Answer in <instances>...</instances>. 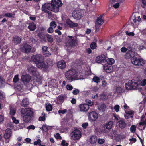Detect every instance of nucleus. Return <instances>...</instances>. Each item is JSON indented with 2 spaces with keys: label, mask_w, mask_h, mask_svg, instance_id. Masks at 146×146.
Wrapping results in <instances>:
<instances>
[{
  "label": "nucleus",
  "mask_w": 146,
  "mask_h": 146,
  "mask_svg": "<svg viewBox=\"0 0 146 146\" xmlns=\"http://www.w3.org/2000/svg\"><path fill=\"white\" fill-rule=\"evenodd\" d=\"M106 108V105L105 104H102L98 106V109L100 111H105Z\"/></svg>",
  "instance_id": "c756f323"
},
{
  "label": "nucleus",
  "mask_w": 146,
  "mask_h": 146,
  "mask_svg": "<svg viewBox=\"0 0 146 146\" xmlns=\"http://www.w3.org/2000/svg\"><path fill=\"white\" fill-rule=\"evenodd\" d=\"M37 68L33 66L30 67L28 69V72L35 77L37 76Z\"/></svg>",
  "instance_id": "2eb2a0df"
},
{
  "label": "nucleus",
  "mask_w": 146,
  "mask_h": 146,
  "mask_svg": "<svg viewBox=\"0 0 146 146\" xmlns=\"http://www.w3.org/2000/svg\"><path fill=\"white\" fill-rule=\"evenodd\" d=\"M123 92V90L121 87H117L116 88V92L118 94H120Z\"/></svg>",
  "instance_id": "37998d69"
},
{
  "label": "nucleus",
  "mask_w": 146,
  "mask_h": 146,
  "mask_svg": "<svg viewBox=\"0 0 146 146\" xmlns=\"http://www.w3.org/2000/svg\"><path fill=\"white\" fill-rule=\"evenodd\" d=\"M46 34H45L44 32L42 31H39L37 34V36L40 39L43 41H45L46 40Z\"/></svg>",
  "instance_id": "393cba45"
},
{
  "label": "nucleus",
  "mask_w": 146,
  "mask_h": 146,
  "mask_svg": "<svg viewBox=\"0 0 146 146\" xmlns=\"http://www.w3.org/2000/svg\"><path fill=\"white\" fill-rule=\"evenodd\" d=\"M88 126V123L86 122L83 123L82 125V127L84 129L86 128Z\"/></svg>",
  "instance_id": "774afa93"
},
{
  "label": "nucleus",
  "mask_w": 146,
  "mask_h": 146,
  "mask_svg": "<svg viewBox=\"0 0 146 146\" xmlns=\"http://www.w3.org/2000/svg\"><path fill=\"white\" fill-rule=\"evenodd\" d=\"M51 2L53 3L54 5V12H57L59 11V7H61L62 5V3L61 0H52Z\"/></svg>",
  "instance_id": "0eeeda50"
},
{
  "label": "nucleus",
  "mask_w": 146,
  "mask_h": 146,
  "mask_svg": "<svg viewBox=\"0 0 146 146\" xmlns=\"http://www.w3.org/2000/svg\"><path fill=\"white\" fill-rule=\"evenodd\" d=\"M19 75L17 74L15 75L13 79V82L14 83H17L19 80Z\"/></svg>",
  "instance_id": "4c0bfd02"
},
{
  "label": "nucleus",
  "mask_w": 146,
  "mask_h": 146,
  "mask_svg": "<svg viewBox=\"0 0 146 146\" xmlns=\"http://www.w3.org/2000/svg\"><path fill=\"white\" fill-rule=\"evenodd\" d=\"M21 79L24 82L28 83L31 80V77L28 74L23 75L21 76Z\"/></svg>",
  "instance_id": "412c9836"
},
{
  "label": "nucleus",
  "mask_w": 146,
  "mask_h": 146,
  "mask_svg": "<svg viewBox=\"0 0 146 146\" xmlns=\"http://www.w3.org/2000/svg\"><path fill=\"white\" fill-rule=\"evenodd\" d=\"M35 128V127L33 125H31L28 126L27 128V129L28 130L32 129L34 130Z\"/></svg>",
  "instance_id": "e2e57ef3"
},
{
  "label": "nucleus",
  "mask_w": 146,
  "mask_h": 146,
  "mask_svg": "<svg viewBox=\"0 0 146 146\" xmlns=\"http://www.w3.org/2000/svg\"><path fill=\"white\" fill-rule=\"evenodd\" d=\"M93 81L96 83H98L100 82V78L96 76H94L93 78Z\"/></svg>",
  "instance_id": "f704fd0d"
},
{
  "label": "nucleus",
  "mask_w": 146,
  "mask_h": 146,
  "mask_svg": "<svg viewBox=\"0 0 146 146\" xmlns=\"http://www.w3.org/2000/svg\"><path fill=\"white\" fill-rule=\"evenodd\" d=\"M132 85L133 87V89L136 88L138 85V83L132 80Z\"/></svg>",
  "instance_id": "49530a36"
},
{
  "label": "nucleus",
  "mask_w": 146,
  "mask_h": 146,
  "mask_svg": "<svg viewBox=\"0 0 146 146\" xmlns=\"http://www.w3.org/2000/svg\"><path fill=\"white\" fill-rule=\"evenodd\" d=\"M89 107L87 104H81L79 106L80 110L81 111H87L89 109Z\"/></svg>",
  "instance_id": "f3484780"
},
{
  "label": "nucleus",
  "mask_w": 146,
  "mask_h": 146,
  "mask_svg": "<svg viewBox=\"0 0 146 146\" xmlns=\"http://www.w3.org/2000/svg\"><path fill=\"white\" fill-rule=\"evenodd\" d=\"M125 114L124 115L125 118L126 119H128L130 118H132L134 115V112L133 111H125Z\"/></svg>",
  "instance_id": "aec40b11"
},
{
  "label": "nucleus",
  "mask_w": 146,
  "mask_h": 146,
  "mask_svg": "<svg viewBox=\"0 0 146 146\" xmlns=\"http://www.w3.org/2000/svg\"><path fill=\"white\" fill-rule=\"evenodd\" d=\"M67 112V110L66 109H64L63 110H58V113L59 114L61 113H62V114H64L65 113Z\"/></svg>",
  "instance_id": "bf43d9fd"
},
{
  "label": "nucleus",
  "mask_w": 146,
  "mask_h": 146,
  "mask_svg": "<svg viewBox=\"0 0 146 146\" xmlns=\"http://www.w3.org/2000/svg\"><path fill=\"white\" fill-rule=\"evenodd\" d=\"M79 92L78 89L74 88L72 91V93L74 95H76L78 94Z\"/></svg>",
  "instance_id": "864d4df0"
},
{
  "label": "nucleus",
  "mask_w": 146,
  "mask_h": 146,
  "mask_svg": "<svg viewBox=\"0 0 146 146\" xmlns=\"http://www.w3.org/2000/svg\"><path fill=\"white\" fill-rule=\"evenodd\" d=\"M28 28L30 31H34L36 28V26L35 23L32 22L30 23L28 27Z\"/></svg>",
  "instance_id": "a878e982"
},
{
  "label": "nucleus",
  "mask_w": 146,
  "mask_h": 146,
  "mask_svg": "<svg viewBox=\"0 0 146 146\" xmlns=\"http://www.w3.org/2000/svg\"><path fill=\"white\" fill-rule=\"evenodd\" d=\"M20 48L21 51L23 52L29 53L31 50V47L30 45L25 43L21 46Z\"/></svg>",
  "instance_id": "1a4fd4ad"
},
{
  "label": "nucleus",
  "mask_w": 146,
  "mask_h": 146,
  "mask_svg": "<svg viewBox=\"0 0 146 146\" xmlns=\"http://www.w3.org/2000/svg\"><path fill=\"white\" fill-rule=\"evenodd\" d=\"M90 46L91 49L94 50L96 48L97 44L95 42H92L91 43Z\"/></svg>",
  "instance_id": "c9c22d12"
},
{
  "label": "nucleus",
  "mask_w": 146,
  "mask_h": 146,
  "mask_svg": "<svg viewBox=\"0 0 146 146\" xmlns=\"http://www.w3.org/2000/svg\"><path fill=\"white\" fill-rule=\"evenodd\" d=\"M12 15H15V14L13 13V14H12V13H5L4 15V16L5 17H7L9 18H14V16H13Z\"/></svg>",
  "instance_id": "79ce46f5"
},
{
  "label": "nucleus",
  "mask_w": 146,
  "mask_h": 146,
  "mask_svg": "<svg viewBox=\"0 0 146 146\" xmlns=\"http://www.w3.org/2000/svg\"><path fill=\"white\" fill-rule=\"evenodd\" d=\"M127 50H128L127 52H133L134 48L133 47H131L130 46H129L127 47Z\"/></svg>",
  "instance_id": "5fc2aeb1"
},
{
  "label": "nucleus",
  "mask_w": 146,
  "mask_h": 146,
  "mask_svg": "<svg viewBox=\"0 0 146 146\" xmlns=\"http://www.w3.org/2000/svg\"><path fill=\"white\" fill-rule=\"evenodd\" d=\"M88 117L89 121L91 122H93L97 119L98 115L96 112L92 111L89 113Z\"/></svg>",
  "instance_id": "9b49d317"
},
{
  "label": "nucleus",
  "mask_w": 146,
  "mask_h": 146,
  "mask_svg": "<svg viewBox=\"0 0 146 146\" xmlns=\"http://www.w3.org/2000/svg\"><path fill=\"white\" fill-rule=\"evenodd\" d=\"M113 123L114 122L113 121H109L106 123L105 124H103V127L104 128L106 127V129L110 130L112 128Z\"/></svg>",
  "instance_id": "6ab92c4d"
},
{
  "label": "nucleus",
  "mask_w": 146,
  "mask_h": 146,
  "mask_svg": "<svg viewBox=\"0 0 146 146\" xmlns=\"http://www.w3.org/2000/svg\"><path fill=\"white\" fill-rule=\"evenodd\" d=\"M11 136V130L10 128L7 129L5 132V133L4 135V137L6 140V142L8 143L9 141V138Z\"/></svg>",
  "instance_id": "f8f14e48"
},
{
  "label": "nucleus",
  "mask_w": 146,
  "mask_h": 146,
  "mask_svg": "<svg viewBox=\"0 0 146 146\" xmlns=\"http://www.w3.org/2000/svg\"><path fill=\"white\" fill-rule=\"evenodd\" d=\"M78 74V72L76 69L72 68L66 71L65 73V75L68 80L71 82L79 79Z\"/></svg>",
  "instance_id": "7ed1b4c3"
},
{
  "label": "nucleus",
  "mask_w": 146,
  "mask_h": 146,
  "mask_svg": "<svg viewBox=\"0 0 146 146\" xmlns=\"http://www.w3.org/2000/svg\"><path fill=\"white\" fill-rule=\"evenodd\" d=\"M66 23L69 27L72 28L73 27H76L78 25V23H74L69 19H66Z\"/></svg>",
  "instance_id": "4468645a"
},
{
  "label": "nucleus",
  "mask_w": 146,
  "mask_h": 146,
  "mask_svg": "<svg viewBox=\"0 0 146 146\" xmlns=\"http://www.w3.org/2000/svg\"><path fill=\"white\" fill-rule=\"evenodd\" d=\"M43 55L45 56H48L50 55L51 54L49 52V51L48 50L45 51L43 52Z\"/></svg>",
  "instance_id": "a18cd8bd"
},
{
  "label": "nucleus",
  "mask_w": 146,
  "mask_h": 146,
  "mask_svg": "<svg viewBox=\"0 0 146 146\" xmlns=\"http://www.w3.org/2000/svg\"><path fill=\"white\" fill-rule=\"evenodd\" d=\"M121 51L123 53L127 51V49L124 47H122L121 49Z\"/></svg>",
  "instance_id": "69168bd1"
},
{
  "label": "nucleus",
  "mask_w": 146,
  "mask_h": 146,
  "mask_svg": "<svg viewBox=\"0 0 146 146\" xmlns=\"http://www.w3.org/2000/svg\"><path fill=\"white\" fill-rule=\"evenodd\" d=\"M53 4V3L52 2L51 3H45L42 6V11L48 13H49L48 10H51L54 12L53 9H54V6Z\"/></svg>",
  "instance_id": "39448f33"
},
{
  "label": "nucleus",
  "mask_w": 146,
  "mask_h": 146,
  "mask_svg": "<svg viewBox=\"0 0 146 146\" xmlns=\"http://www.w3.org/2000/svg\"><path fill=\"white\" fill-rule=\"evenodd\" d=\"M46 37L47 38V40L50 42L52 43L53 42V38L51 35L48 34H46Z\"/></svg>",
  "instance_id": "473e14b6"
},
{
  "label": "nucleus",
  "mask_w": 146,
  "mask_h": 146,
  "mask_svg": "<svg viewBox=\"0 0 146 146\" xmlns=\"http://www.w3.org/2000/svg\"><path fill=\"white\" fill-rule=\"evenodd\" d=\"M136 127L135 125H132L130 127L131 132L134 133L136 130Z\"/></svg>",
  "instance_id": "09e8293b"
},
{
  "label": "nucleus",
  "mask_w": 146,
  "mask_h": 146,
  "mask_svg": "<svg viewBox=\"0 0 146 146\" xmlns=\"http://www.w3.org/2000/svg\"><path fill=\"white\" fill-rule=\"evenodd\" d=\"M58 99L59 101L60 102H63L64 101V98L62 96H59L58 97Z\"/></svg>",
  "instance_id": "8fccbe9b"
},
{
  "label": "nucleus",
  "mask_w": 146,
  "mask_h": 146,
  "mask_svg": "<svg viewBox=\"0 0 146 146\" xmlns=\"http://www.w3.org/2000/svg\"><path fill=\"white\" fill-rule=\"evenodd\" d=\"M57 66L59 68L64 69L66 66V62L63 60H60L57 62Z\"/></svg>",
  "instance_id": "a211bd4d"
},
{
  "label": "nucleus",
  "mask_w": 146,
  "mask_h": 146,
  "mask_svg": "<svg viewBox=\"0 0 146 146\" xmlns=\"http://www.w3.org/2000/svg\"><path fill=\"white\" fill-rule=\"evenodd\" d=\"M12 41L14 44H18L21 42V39L18 36H16L13 37Z\"/></svg>",
  "instance_id": "b1692460"
},
{
  "label": "nucleus",
  "mask_w": 146,
  "mask_h": 146,
  "mask_svg": "<svg viewBox=\"0 0 146 146\" xmlns=\"http://www.w3.org/2000/svg\"><path fill=\"white\" fill-rule=\"evenodd\" d=\"M50 27L54 28L56 27V23L54 21H52L50 23Z\"/></svg>",
  "instance_id": "c03bdc74"
},
{
  "label": "nucleus",
  "mask_w": 146,
  "mask_h": 146,
  "mask_svg": "<svg viewBox=\"0 0 146 146\" xmlns=\"http://www.w3.org/2000/svg\"><path fill=\"white\" fill-rule=\"evenodd\" d=\"M131 62L134 65L139 66H143L145 64L144 60L143 59L135 57L131 59Z\"/></svg>",
  "instance_id": "423d86ee"
},
{
  "label": "nucleus",
  "mask_w": 146,
  "mask_h": 146,
  "mask_svg": "<svg viewBox=\"0 0 146 146\" xmlns=\"http://www.w3.org/2000/svg\"><path fill=\"white\" fill-rule=\"evenodd\" d=\"M119 106L118 105H116L115 106L114 109L116 112H118L119 111Z\"/></svg>",
  "instance_id": "680f3d73"
},
{
  "label": "nucleus",
  "mask_w": 146,
  "mask_h": 146,
  "mask_svg": "<svg viewBox=\"0 0 146 146\" xmlns=\"http://www.w3.org/2000/svg\"><path fill=\"white\" fill-rule=\"evenodd\" d=\"M31 59L38 68L45 70L48 67L47 63H46L44 61L43 57L41 54L33 55L31 57Z\"/></svg>",
  "instance_id": "f257e3e1"
},
{
  "label": "nucleus",
  "mask_w": 146,
  "mask_h": 146,
  "mask_svg": "<svg viewBox=\"0 0 146 146\" xmlns=\"http://www.w3.org/2000/svg\"><path fill=\"white\" fill-rule=\"evenodd\" d=\"M100 99L102 100H106L107 98L105 94H102L100 95Z\"/></svg>",
  "instance_id": "603ef678"
},
{
  "label": "nucleus",
  "mask_w": 146,
  "mask_h": 146,
  "mask_svg": "<svg viewBox=\"0 0 146 146\" xmlns=\"http://www.w3.org/2000/svg\"><path fill=\"white\" fill-rule=\"evenodd\" d=\"M29 104V102L26 99H23L21 103V105L22 106L26 107Z\"/></svg>",
  "instance_id": "cd10ccee"
},
{
  "label": "nucleus",
  "mask_w": 146,
  "mask_h": 146,
  "mask_svg": "<svg viewBox=\"0 0 146 146\" xmlns=\"http://www.w3.org/2000/svg\"><path fill=\"white\" fill-rule=\"evenodd\" d=\"M69 38L67 40V45L69 46L72 47L76 46L78 44V40L77 37H73L71 36H68Z\"/></svg>",
  "instance_id": "20e7f679"
},
{
  "label": "nucleus",
  "mask_w": 146,
  "mask_h": 146,
  "mask_svg": "<svg viewBox=\"0 0 146 146\" xmlns=\"http://www.w3.org/2000/svg\"><path fill=\"white\" fill-rule=\"evenodd\" d=\"M125 86L127 90H131L133 89V87L132 85V80H129L128 83H126Z\"/></svg>",
  "instance_id": "bb28decb"
},
{
  "label": "nucleus",
  "mask_w": 146,
  "mask_h": 146,
  "mask_svg": "<svg viewBox=\"0 0 146 146\" xmlns=\"http://www.w3.org/2000/svg\"><path fill=\"white\" fill-rule=\"evenodd\" d=\"M72 138L74 140L79 139L81 136V131L75 129L73 131L72 133Z\"/></svg>",
  "instance_id": "9d476101"
},
{
  "label": "nucleus",
  "mask_w": 146,
  "mask_h": 146,
  "mask_svg": "<svg viewBox=\"0 0 146 146\" xmlns=\"http://www.w3.org/2000/svg\"><path fill=\"white\" fill-rule=\"evenodd\" d=\"M135 53L134 52H127L125 55V58L127 59H128L131 58V59L134 58Z\"/></svg>",
  "instance_id": "4be33fe9"
},
{
  "label": "nucleus",
  "mask_w": 146,
  "mask_h": 146,
  "mask_svg": "<svg viewBox=\"0 0 146 146\" xmlns=\"http://www.w3.org/2000/svg\"><path fill=\"white\" fill-rule=\"evenodd\" d=\"M46 110L48 111H50L52 110V105L50 104L46 106Z\"/></svg>",
  "instance_id": "72a5a7b5"
},
{
  "label": "nucleus",
  "mask_w": 146,
  "mask_h": 146,
  "mask_svg": "<svg viewBox=\"0 0 146 146\" xmlns=\"http://www.w3.org/2000/svg\"><path fill=\"white\" fill-rule=\"evenodd\" d=\"M139 125H146V118L145 120L143 122H141L139 123Z\"/></svg>",
  "instance_id": "338daca9"
},
{
  "label": "nucleus",
  "mask_w": 146,
  "mask_h": 146,
  "mask_svg": "<svg viewBox=\"0 0 146 146\" xmlns=\"http://www.w3.org/2000/svg\"><path fill=\"white\" fill-rule=\"evenodd\" d=\"M12 119L13 123H15V124H18L19 123V120H17L15 117H12Z\"/></svg>",
  "instance_id": "052dcab7"
},
{
  "label": "nucleus",
  "mask_w": 146,
  "mask_h": 146,
  "mask_svg": "<svg viewBox=\"0 0 146 146\" xmlns=\"http://www.w3.org/2000/svg\"><path fill=\"white\" fill-rule=\"evenodd\" d=\"M106 60L107 64H108V65H111L112 64L114 63L115 62L113 58L108 59Z\"/></svg>",
  "instance_id": "2f4dec72"
},
{
  "label": "nucleus",
  "mask_w": 146,
  "mask_h": 146,
  "mask_svg": "<svg viewBox=\"0 0 146 146\" xmlns=\"http://www.w3.org/2000/svg\"><path fill=\"white\" fill-rule=\"evenodd\" d=\"M104 21L102 19L97 18L96 21V24H97L98 25L101 26L104 23Z\"/></svg>",
  "instance_id": "7c9ffc66"
},
{
  "label": "nucleus",
  "mask_w": 146,
  "mask_h": 146,
  "mask_svg": "<svg viewBox=\"0 0 146 146\" xmlns=\"http://www.w3.org/2000/svg\"><path fill=\"white\" fill-rule=\"evenodd\" d=\"M66 88L68 90H71L73 88L72 86L70 84L67 85L66 86Z\"/></svg>",
  "instance_id": "4d7b16f0"
},
{
  "label": "nucleus",
  "mask_w": 146,
  "mask_h": 146,
  "mask_svg": "<svg viewBox=\"0 0 146 146\" xmlns=\"http://www.w3.org/2000/svg\"><path fill=\"white\" fill-rule=\"evenodd\" d=\"M42 130L46 132L48 130V126L46 125V124H44L42 127L40 128Z\"/></svg>",
  "instance_id": "a19ab883"
},
{
  "label": "nucleus",
  "mask_w": 146,
  "mask_h": 146,
  "mask_svg": "<svg viewBox=\"0 0 146 146\" xmlns=\"http://www.w3.org/2000/svg\"><path fill=\"white\" fill-rule=\"evenodd\" d=\"M97 140V137L94 136H92L90 139V142L91 144L95 143Z\"/></svg>",
  "instance_id": "c85d7f7f"
},
{
  "label": "nucleus",
  "mask_w": 146,
  "mask_h": 146,
  "mask_svg": "<svg viewBox=\"0 0 146 146\" xmlns=\"http://www.w3.org/2000/svg\"><path fill=\"white\" fill-rule=\"evenodd\" d=\"M5 84V82L0 76V87L2 88L3 86H4Z\"/></svg>",
  "instance_id": "e433bc0d"
},
{
  "label": "nucleus",
  "mask_w": 146,
  "mask_h": 146,
  "mask_svg": "<svg viewBox=\"0 0 146 146\" xmlns=\"http://www.w3.org/2000/svg\"><path fill=\"white\" fill-rule=\"evenodd\" d=\"M21 113L23 116V119L25 123H27L33 119L34 113L33 111L28 108H23Z\"/></svg>",
  "instance_id": "f03ea898"
},
{
  "label": "nucleus",
  "mask_w": 146,
  "mask_h": 146,
  "mask_svg": "<svg viewBox=\"0 0 146 146\" xmlns=\"http://www.w3.org/2000/svg\"><path fill=\"white\" fill-rule=\"evenodd\" d=\"M118 123L119 127L122 129L124 128L127 125L124 120L123 119L118 121Z\"/></svg>",
  "instance_id": "5701e85b"
},
{
  "label": "nucleus",
  "mask_w": 146,
  "mask_h": 146,
  "mask_svg": "<svg viewBox=\"0 0 146 146\" xmlns=\"http://www.w3.org/2000/svg\"><path fill=\"white\" fill-rule=\"evenodd\" d=\"M16 113V110L14 109H11L10 110V115H14Z\"/></svg>",
  "instance_id": "6e6d98bb"
},
{
  "label": "nucleus",
  "mask_w": 146,
  "mask_h": 146,
  "mask_svg": "<svg viewBox=\"0 0 146 146\" xmlns=\"http://www.w3.org/2000/svg\"><path fill=\"white\" fill-rule=\"evenodd\" d=\"M103 67V69L107 73H111L113 71V67L111 65L105 64Z\"/></svg>",
  "instance_id": "dca6fc26"
},
{
  "label": "nucleus",
  "mask_w": 146,
  "mask_h": 146,
  "mask_svg": "<svg viewBox=\"0 0 146 146\" xmlns=\"http://www.w3.org/2000/svg\"><path fill=\"white\" fill-rule=\"evenodd\" d=\"M42 115L43 116L40 117L39 118L38 120L39 121H44L45 120V113L44 112H43V113L42 114Z\"/></svg>",
  "instance_id": "58836bf2"
},
{
  "label": "nucleus",
  "mask_w": 146,
  "mask_h": 146,
  "mask_svg": "<svg viewBox=\"0 0 146 146\" xmlns=\"http://www.w3.org/2000/svg\"><path fill=\"white\" fill-rule=\"evenodd\" d=\"M86 102L88 105V107L89 106H92L93 104V103L90 100H86Z\"/></svg>",
  "instance_id": "3c124183"
},
{
  "label": "nucleus",
  "mask_w": 146,
  "mask_h": 146,
  "mask_svg": "<svg viewBox=\"0 0 146 146\" xmlns=\"http://www.w3.org/2000/svg\"><path fill=\"white\" fill-rule=\"evenodd\" d=\"M47 31L48 33H52L54 31L53 28L50 27L48 29Z\"/></svg>",
  "instance_id": "13d9d810"
},
{
  "label": "nucleus",
  "mask_w": 146,
  "mask_h": 146,
  "mask_svg": "<svg viewBox=\"0 0 146 146\" xmlns=\"http://www.w3.org/2000/svg\"><path fill=\"white\" fill-rule=\"evenodd\" d=\"M105 140L103 139L99 138L98 139V142L99 144H102L104 143Z\"/></svg>",
  "instance_id": "de8ad7c7"
},
{
  "label": "nucleus",
  "mask_w": 146,
  "mask_h": 146,
  "mask_svg": "<svg viewBox=\"0 0 146 146\" xmlns=\"http://www.w3.org/2000/svg\"><path fill=\"white\" fill-rule=\"evenodd\" d=\"M83 13L81 10H75L72 13V17L77 20H80L83 17Z\"/></svg>",
  "instance_id": "6e6552de"
},
{
  "label": "nucleus",
  "mask_w": 146,
  "mask_h": 146,
  "mask_svg": "<svg viewBox=\"0 0 146 146\" xmlns=\"http://www.w3.org/2000/svg\"><path fill=\"white\" fill-rule=\"evenodd\" d=\"M95 61L98 63L105 62L106 61V57L104 54L99 56L96 57Z\"/></svg>",
  "instance_id": "ddd939ff"
},
{
  "label": "nucleus",
  "mask_w": 146,
  "mask_h": 146,
  "mask_svg": "<svg viewBox=\"0 0 146 146\" xmlns=\"http://www.w3.org/2000/svg\"><path fill=\"white\" fill-rule=\"evenodd\" d=\"M136 17L134 16L133 17V22H130L131 25L132 26H133L135 24H136L137 22Z\"/></svg>",
  "instance_id": "ea45409f"
},
{
  "label": "nucleus",
  "mask_w": 146,
  "mask_h": 146,
  "mask_svg": "<svg viewBox=\"0 0 146 146\" xmlns=\"http://www.w3.org/2000/svg\"><path fill=\"white\" fill-rule=\"evenodd\" d=\"M146 84V79L143 80L141 83V85L142 86H144Z\"/></svg>",
  "instance_id": "0e129e2a"
}]
</instances>
